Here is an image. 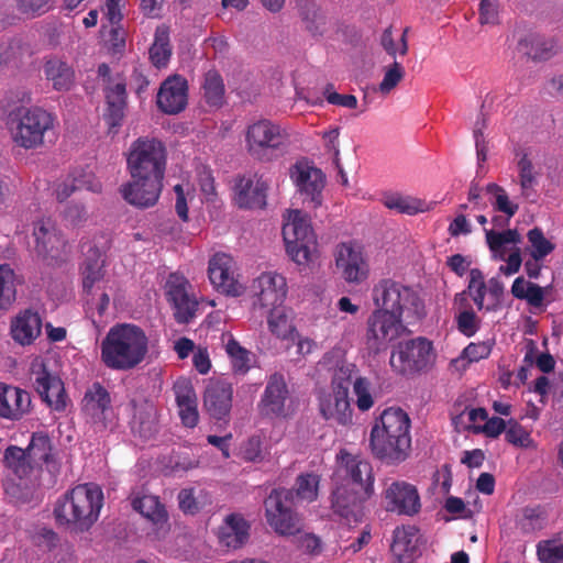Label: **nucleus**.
I'll return each mask as SVG.
<instances>
[{
  "label": "nucleus",
  "mask_w": 563,
  "mask_h": 563,
  "mask_svg": "<svg viewBox=\"0 0 563 563\" xmlns=\"http://www.w3.org/2000/svg\"><path fill=\"white\" fill-rule=\"evenodd\" d=\"M166 163L167 150L161 140L137 137L126 157L131 179L120 189L124 200L141 209L155 206L163 189Z\"/></svg>",
  "instance_id": "obj_1"
},
{
  "label": "nucleus",
  "mask_w": 563,
  "mask_h": 563,
  "mask_svg": "<svg viewBox=\"0 0 563 563\" xmlns=\"http://www.w3.org/2000/svg\"><path fill=\"white\" fill-rule=\"evenodd\" d=\"M409 416L400 408L385 409L369 434L372 454L386 464L404 462L411 449Z\"/></svg>",
  "instance_id": "obj_2"
},
{
  "label": "nucleus",
  "mask_w": 563,
  "mask_h": 563,
  "mask_svg": "<svg viewBox=\"0 0 563 563\" xmlns=\"http://www.w3.org/2000/svg\"><path fill=\"white\" fill-rule=\"evenodd\" d=\"M101 361L111 369L129 371L141 364L148 352V339L135 324H115L106 334L101 345Z\"/></svg>",
  "instance_id": "obj_3"
},
{
  "label": "nucleus",
  "mask_w": 563,
  "mask_h": 563,
  "mask_svg": "<svg viewBox=\"0 0 563 563\" xmlns=\"http://www.w3.org/2000/svg\"><path fill=\"white\" fill-rule=\"evenodd\" d=\"M102 500L103 494L98 486L78 485L56 503L55 519L60 525H71L77 531H88L98 520Z\"/></svg>",
  "instance_id": "obj_4"
},
{
  "label": "nucleus",
  "mask_w": 563,
  "mask_h": 563,
  "mask_svg": "<svg viewBox=\"0 0 563 563\" xmlns=\"http://www.w3.org/2000/svg\"><path fill=\"white\" fill-rule=\"evenodd\" d=\"M282 232L288 256L298 265H307L317 246L308 216L298 209L289 210Z\"/></svg>",
  "instance_id": "obj_5"
},
{
  "label": "nucleus",
  "mask_w": 563,
  "mask_h": 563,
  "mask_svg": "<svg viewBox=\"0 0 563 563\" xmlns=\"http://www.w3.org/2000/svg\"><path fill=\"white\" fill-rule=\"evenodd\" d=\"M292 489L275 488L264 500L268 526L279 536H297L302 531V519L294 508Z\"/></svg>",
  "instance_id": "obj_6"
},
{
  "label": "nucleus",
  "mask_w": 563,
  "mask_h": 563,
  "mask_svg": "<svg viewBox=\"0 0 563 563\" xmlns=\"http://www.w3.org/2000/svg\"><path fill=\"white\" fill-rule=\"evenodd\" d=\"M373 300L377 311L402 316L405 311L417 317L423 313V305L409 287L391 279H383L373 288Z\"/></svg>",
  "instance_id": "obj_7"
},
{
  "label": "nucleus",
  "mask_w": 563,
  "mask_h": 563,
  "mask_svg": "<svg viewBox=\"0 0 563 563\" xmlns=\"http://www.w3.org/2000/svg\"><path fill=\"white\" fill-rule=\"evenodd\" d=\"M435 361L432 343L426 338L400 342L390 356V366L401 375L429 371Z\"/></svg>",
  "instance_id": "obj_8"
},
{
  "label": "nucleus",
  "mask_w": 563,
  "mask_h": 563,
  "mask_svg": "<svg viewBox=\"0 0 563 563\" xmlns=\"http://www.w3.org/2000/svg\"><path fill=\"white\" fill-rule=\"evenodd\" d=\"M246 150L261 162H271L279 156L285 144L280 128L269 120H260L246 130Z\"/></svg>",
  "instance_id": "obj_9"
},
{
  "label": "nucleus",
  "mask_w": 563,
  "mask_h": 563,
  "mask_svg": "<svg viewBox=\"0 0 563 563\" xmlns=\"http://www.w3.org/2000/svg\"><path fill=\"white\" fill-rule=\"evenodd\" d=\"M400 317L386 311H373L367 319L365 345L368 354L377 355L386 351L388 344L406 332Z\"/></svg>",
  "instance_id": "obj_10"
},
{
  "label": "nucleus",
  "mask_w": 563,
  "mask_h": 563,
  "mask_svg": "<svg viewBox=\"0 0 563 563\" xmlns=\"http://www.w3.org/2000/svg\"><path fill=\"white\" fill-rule=\"evenodd\" d=\"M332 479L334 484L358 489L365 496H372L374 493L372 465L344 450L338 456Z\"/></svg>",
  "instance_id": "obj_11"
},
{
  "label": "nucleus",
  "mask_w": 563,
  "mask_h": 563,
  "mask_svg": "<svg viewBox=\"0 0 563 563\" xmlns=\"http://www.w3.org/2000/svg\"><path fill=\"white\" fill-rule=\"evenodd\" d=\"M54 119L46 110L33 107L20 111L14 129V142L24 148H34L44 143V135L53 129Z\"/></svg>",
  "instance_id": "obj_12"
},
{
  "label": "nucleus",
  "mask_w": 563,
  "mask_h": 563,
  "mask_svg": "<svg viewBox=\"0 0 563 563\" xmlns=\"http://www.w3.org/2000/svg\"><path fill=\"white\" fill-rule=\"evenodd\" d=\"M289 174L303 203H308L313 209L320 207L325 185V176L322 170L306 162H297L291 166Z\"/></svg>",
  "instance_id": "obj_13"
},
{
  "label": "nucleus",
  "mask_w": 563,
  "mask_h": 563,
  "mask_svg": "<svg viewBox=\"0 0 563 563\" xmlns=\"http://www.w3.org/2000/svg\"><path fill=\"white\" fill-rule=\"evenodd\" d=\"M251 290L255 298L253 301L254 308L260 307L261 309H274L276 307H280L286 297V279L276 273H263L260 277L253 280Z\"/></svg>",
  "instance_id": "obj_14"
},
{
  "label": "nucleus",
  "mask_w": 563,
  "mask_h": 563,
  "mask_svg": "<svg viewBox=\"0 0 563 563\" xmlns=\"http://www.w3.org/2000/svg\"><path fill=\"white\" fill-rule=\"evenodd\" d=\"M233 387L223 379H212L203 393V409L211 419L228 424L232 409Z\"/></svg>",
  "instance_id": "obj_15"
},
{
  "label": "nucleus",
  "mask_w": 563,
  "mask_h": 563,
  "mask_svg": "<svg viewBox=\"0 0 563 563\" xmlns=\"http://www.w3.org/2000/svg\"><path fill=\"white\" fill-rule=\"evenodd\" d=\"M332 492V508L346 526L358 523L364 517L363 503L371 496H365L358 489L346 487L342 484H334Z\"/></svg>",
  "instance_id": "obj_16"
},
{
  "label": "nucleus",
  "mask_w": 563,
  "mask_h": 563,
  "mask_svg": "<svg viewBox=\"0 0 563 563\" xmlns=\"http://www.w3.org/2000/svg\"><path fill=\"white\" fill-rule=\"evenodd\" d=\"M32 374L35 375L34 387L42 400L56 411L65 410L67 396L62 379L53 375L43 363L33 364Z\"/></svg>",
  "instance_id": "obj_17"
},
{
  "label": "nucleus",
  "mask_w": 563,
  "mask_h": 563,
  "mask_svg": "<svg viewBox=\"0 0 563 563\" xmlns=\"http://www.w3.org/2000/svg\"><path fill=\"white\" fill-rule=\"evenodd\" d=\"M35 252L42 258L57 260L65 253L67 241L51 219L34 224Z\"/></svg>",
  "instance_id": "obj_18"
},
{
  "label": "nucleus",
  "mask_w": 563,
  "mask_h": 563,
  "mask_svg": "<svg viewBox=\"0 0 563 563\" xmlns=\"http://www.w3.org/2000/svg\"><path fill=\"white\" fill-rule=\"evenodd\" d=\"M209 279L221 292L231 296L242 294V285L234 278V261L225 253H217L209 261Z\"/></svg>",
  "instance_id": "obj_19"
},
{
  "label": "nucleus",
  "mask_w": 563,
  "mask_h": 563,
  "mask_svg": "<svg viewBox=\"0 0 563 563\" xmlns=\"http://www.w3.org/2000/svg\"><path fill=\"white\" fill-rule=\"evenodd\" d=\"M335 265L341 277L350 284H360L367 278L368 266L361 250L351 244L338 245L335 252Z\"/></svg>",
  "instance_id": "obj_20"
},
{
  "label": "nucleus",
  "mask_w": 563,
  "mask_h": 563,
  "mask_svg": "<svg viewBox=\"0 0 563 563\" xmlns=\"http://www.w3.org/2000/svg\"><path fill=\"white\" fill-rule=\"evenodd\" d=\"M289 389L285 378L279 373L269 376L262 399L258 404L260 415L268 418L286 416V402Z\"/></svg>",
  "instance_id": "obj_21"
},
{
  "label": "nucleus",
  "mask_w": 563,
  "mask_h": 563,
  "mask_svg": "<svg viewBox=\"0 0 563 563\" xmlns=\"http://www.w3.org/2000/svg\"><path fill=\"white\" fill-rule=\"evenodd\" d=\"M187 80L179 75L165 79L157 93V107L167 114H177L187 106Z\"/></svg>",
  "instance_id": "obj_22"
},
{
  "label": "nucleus",
  "mask_w": 563,
  "mask_h": 563,
  "mask_svg": "<svg viewBox=\"0 0 563 563\" xmlns=\"http://www.w3.org/2000/svg\"><path fill=\"white\" fill-rule=\"evenodd\" d=\"M250 529V523L242 515L230 514L218 528V543L227 551L241 549L249 541Z\"/></svg>",
  "instance_id": "obj_23"
},
{
  "label": "nucleus",
  "mask_w": 563,
  "mask_h": 563,
  "mask_svg": "<svg viewBox=\"0 0 563 563\" xmlns=\"http://www.w3.org/2000/svg\"><path fill=\"white\" fill-rule=\"evenodd\" d=\"M387 510L412 516L420 510V497L417 488L405 482L393 483L385 492Z\"/></svg>",
  "instance_id": "obj_24"
},
{
  "label": "nucleus",
  "mask_w": 563,
  "mask_h": 563,
  "mask_svg": "<svg viewBox=\"0 0 563 563\" xmlns=\"http://www.w3.org/2000/svg\"><path fill=\"white\" fill-rule=\"evenodd\" d=\"M30 410V393L19 387L0 384V418L18 421Z\"/></svg>",
  "instance_id": "obj_25"
},
{
  "label": "nucleus",
  "mask_w": 563,
  "mask_h": 563,
  "mask_svg": "<svg viewBox=\"0 0 563 563\" xmlns=\"http://www.w3.org/2000/svg\"><path fill=\"white\" fill-rule=\"evenodd\" d=\"M188 287V282L183 277H175L168 282V296L178 323H189L197 311L198 301L189 295Z\"/></svg>",
  "instance_id": "obj_26"
},
{
  "label": "nucleus",
  "mask_w": 563,
  "mask_h": 563,
  "mask_svg": "<svg viewBox=\"0 0 563 563\" xmlns=\"http://www.w3.org/2000/svg\"><path fill=\"white\" fill-rule=\"evenodd\" d=\"M42 333V318L32 309L20 311L10 322V334L22 346L32 344Z\"/></svg>",
  "instance_id": "obj_27"
},
{
  "label": "nucleus",
  "mask_w": 563,
  "mask_h": 563,
  "mask_svg": "<svg viewBox=\"0 0 563 563\" xmlns=\"http://www.w3.org/2000/svg\"><path fill=\"white\" fill-rule=\"evenodd\" d=\"M133 416L130 427L135 435L142 439H151L158 432L157 410L153 402L142 399H132Z\"/></svg>",
  "instance_id": "obj_28"
},
{
  "label": "nucleus",
  "mask_w": 563,
  "mask_h": 563,
  "mask_svg": "<svg viewBox=\"0 0 563 563\" xmlns=\"http://www.w3.org/2000/svg\"><path fill=\"white\" fill-rule=\"evenodd\" d=\"M267 190L268 185L262 177L255 181L241 177L235 184V201L240 208L263 209L266 206Z\"/></svg>",
  "instance_id": "obj_29"
},
{
  "label": "nucleus",
  "mask_w": 563,
  "mask_h": 563,
  "mask_svg": "<svg viewBox=\"0 0 563 563\" xmlns=\"http://www.w3.org/2000/svg\"><path fill=\"white\" fill-rule=\"evenodd\" d=\"M44 74L56 91H69L75 86V70L58 56H51L44 63Z\"/></svg>",
  "instance_id": "obj_30"
},
{
  "label": "nucleus",
  "mask_w": 563,
  "mask_h": 563,
  "mask_svg": "<svg viewBox=\"0 0 563 563\" xmlns=\"http://www.w3.org/2000/svg\"><path fill=\"white\" fill-rule=\"evenodd\" d=\"M25 451L35 468H41L43 465L48 471L56 468L57 463L54 448L47 433L34 432Z\"/></svg>",
  "instance_id": "obj_31"
},
{
  "label": "nucleus",
  "mask_w": 563,
  "mask_h": 563,
  "mask_svg": "<svg viewBox=\"0 0 563 563\" xmlns=\"http://www.w3.org/2000/svg\"><path fill=\"white\" fill-rule=\"evenodd\" d=\"M296 9L305 30L313 37L323 35L327 16L321 7L313 0H297Z\"/></svg>",
  "instance_id": "obj_32"
},
{
  "label": "nucleus",
  "mask_w": 563,
  "mask_h": 563,
  "mask_svg": "<svg viewBox=\"0 0 563 563\" xmlns=\"http://www.w3.org/2000/svg\"><path fill=\"white\" fill-rule=\"evenodd\" d=\"M320 411L327 420H334L342 426L352 420L349 395L343 391L332 390V394L321 400Z\"/></svg>",
  "instance_id": "obj_33"
},
{
  "label": "nucleus",
  "mask_w": 563,
  "mask_h": 563,
  "mask_svg": "<svg viewBox=\"0 0 563 563\" xmlns=\"http://www.w3.org/2000/svg\"><path fill=\"white\" fill-rule=\"evenodd\" d=\"M179 416L185 427L194 428L199 420L197 410V397L189 383H176L174 386Z\"/></svg>",
  "instance_id": "obj_34"
},
{
  "label": "nucleus",
  "mask_w": 563,
  "mask_h": 563,
  "mask_svg": "<svg viewBox=\"0 0 563 563\" xmlns=\"http://www.w3.org/2000/svg\"><path fill=\"white\" fill-rule=\"evenodd\" d=\"M104 260L100 251L91 246L86 253V257L80 266L82 278V289L86 294H90L96 283L104 277Z\"/></svg>",
  "instance_id": "obj_35"
},
{
  "label": "nucleus",
  "mask_w": 563,
  "mask_h": 563,
  "mask_svg": "<svg viewBox=\"0 0 563 563\" xmlns=\"http://www.w3.org/2000/svg\"><path fill=\"white\" fill-rule=\"evenodd\" d=\"M110 394L100 383H93L86 390L82 399V410L92 419H103L104 411L110 408Z\"/></svg>",
  "instance_id": "obj_36"
},
{
  "label": "nucleus",
  "mask_w": 563,
  "mask_h": 563,
  "mask_svg": "<svg viewBox=\"0 0 563 563\" xmlns=\"http://www.w3.org/2000/svg\"><path fill=\"white\" fill-rule=\"evenodd\" d=\"M107 113L104 114L111 128L120 126L126 108V90L124 82H118L106 89Z\"/></svg>",
  "instance_id": "obj_37"
},
{
  "label": "nucleus",
  "mask_w": 563,
  "mask_h": 563,
  "mask_svg": "<svg viewBox=\"0 0 563 563\" xmlns=\"http://www.w3.org/2000/svg\"><path fill=\"white\" fill-rule=\"evenodd\" d=\"M417 543L418 529L416 527L396 528L390 550L398 561L401 562L405 558H411L416 554Z\"/></svg>",
  "instance_id": "obj_38"
},
{
  "label": "nucleus",
  "mask_w": 563,
  "mask_h": 563,
  "mask_svg": "<svg viewBox=\"0 0 563 563\" xmlns=\"http://www.w3.org/2000/svg\"><path fill=\"white\" fill-rule=\"evenodd\" d=\"M132 508L147 518L155 525L167 521V512L158 497L152 495H143L134 497L131 501Z\"/></svg>",
  "instance_id": "obj_39"
},
{
  "label": "nucleus",
  "mask_w": 563,
  "mask_h": 563,
  "mask_svg": "<svg viewBox=\"0 0 563 563\" xmlns=\"http://www.w3.org/2000/svg\"><path fill=\"white\" fill-rule=\"evenodd\" d=\"M3 464L21 479L29 476L32 471L35 470L25 449H21L16 445H10L5 449L3 454Z\"/></svg>",
  "instance_id": "obj_40"
},
{
  "label": "nucleus",
  "mask_w": 563,
  "mask_h": 563,
  "mask_svg": "<svg viewBox=\"0 0 563 563\" xmlns=\"http://www.w3.org/2000/svg\"><path fill=\"white\" fill-rule=\"evenodd\" d=\"M150 60L156 68L167 65L172 56V46L169 44V32L165 25L157 26L154 42L148 51Z\"/></svg>",
  "instance_id": "obj_41"
},
{
  "label": "nucleus",
  "mask_w": 563,
  "mask_h": 563,
  "mask_svg": "<svg viewBox=\"0 0 563 563\" xmlns=\"http://www.w3.org/2000/svg\"><path fill=\"white\" fill-rule=\"evenodd\" d=\"M518 48L534 60H545L552 56L554 45L538 34H528L520 38Z\"/></svg>",
  "instance_id": "obj_42"
},
{
  "label": "nucleus",
  "mask_w": 563,
  "mask_h": 563,
  "mask_svg": "<svg viewBox=\"0 0 563 563\" xmlns=\"http://www.w3.org/2000/svg\"><path fill=\"white\" fill-rule=\"evenodd\" d=\"M547 511L541 507H525L516 518V526L522 533H532L544 528L547 523Z\"/></svg>",
  "instance_id": "obj_43"
},
{
  "label": "nucleus",
  "mask_w": 563,
  "mask_h": 563,
  "mask_svg": "<svg viewBox=\"0 0 563 563\" xmlns=\"http://www.w3.org/2000/svg\"><path fill=\"white\" fill-rule=\"evenodd\" d=\"M267 323L271 332L277 338L295 340L297 330L283 307H276L269 310Z\"/></svg>",
  "instance_id": "obj_44"
},
{
  "label": "nucleus",
  "mask_w": 563,
  "mask_h": 563,
  "mask_svg": "<svg viewBox=\"0 0 563 563\" xmlns=\"http://www.w3.org/2000/svg\"><path fill=\"white\" fill-rule=\"evenodd\" d=\"M203 98L210 107L220 108L224 103V84L220 74L209 70L202 85Z\"/></svg>",
  "instance_id": "obj_45"
},
{
  "label": "nucleus",
  "mask_w": 563,
  "mask_h": 563,
  "mask_svg": "<svg viewBox=\"0 0 563 563\" xmlns=\"http://www.w3.org/2000/svg\"><path fill=\"white\" fill-rule=\"evenodd\" d=\"M16 298L14 272L8 264L0 265V309L8 310Z\"/></svg>",
  "instance_id": "obj_46"
},
{
  "label": "nucleus",
  "mask_w": 563,
  "mask_h": 563,
  "mask_svg": "<svg viewBox=\"0 0 563 563\" xmlns=\"http://www.w3.org/2000/svg\"><path fill=\"white\" fill-rule=\"evenodd\" d=\"M485 190L494 197L492 206L495 211L503 212L508 216V218H512L517 213L519 206L510 201L506 190L501 186L490 183L486 186Z\"/></svg>",
  "instance_id": "obj_47"
},
{
  "label": "nucleus",
  "mask_w": 563,
  "mask_h": 563,
  "mask_svg": "<svg viewBox=\"0 0 563 563\" xmlns=\"http://www.w3.org/2000/svg\"><path fill=\"white\" fill-rule=\"evenodd\" d=\"M356 365L352 363H341L334 371L332 377V390L343 391L349 395V389L352 382L355 380V377H358Z\"/></svg>",
  "instance_id": "obj_48"
},
{
  "label": "nucleus",
  "mask_w": 563,
  "mask_h": 563,
  "mask_svg": "<svg viewBox=\"0 0 563 563\" xmlns=\"http://www.w3.org/2000/svg\"><path fill=\"white\" fill-rule=\"evenodd\" d=\"M486 242L493 252L499 251L506 244L521 242V236L516 229H508L503 232L485 230Z\"/></svg>",
  "instance_id": "obj_49"
},
{
  "label": "nucleus",
  "mask_w": 563,
  "mask_h": 563,
  "mask_svg": "<svg viewBox=\"0 0 563 563\" xmlns=\"http://www.w3.org/2000/svg\"><path fill=\"white\" fill-rule=\"evenodd\" d=\"M527 236L532 246L531 257L534 260H542L555 247L553 243L545 239L540 228L531 229Z\"/></svg>",
  "instance_id": "obj_50"
},
{
  "label": "nucleus",
  "mask_w": 563,
  "mask_h": 563,
  "mask_svg": "<svg viewBox=\"0 0 563 563\" xmlns=\"http://www.w3.org/2000/svg\"><path fill=\"white\" fill-rule=\"evenodd\" d=\"M538 556L543 563H563V542L556 539L540 542Z\"/></svg>",
  "instance_id": "obj_51"
},
{
  "label": "nucleus",
  "mask_w": 563,
  "mask_h": 563,
  "mask_svg": "<svg viewBox=\"0 0 563 563\" xmlns=\"http://www.w3.org/2000/svg\"><path fill=\"white\" fill-rule=\"evenodd\" d=\"M518 168L521 195L525 198H529L531 196L533 185L536 184V176L533 174L532 162L528 158L527 154H523L522 157L519 159Z\"/></svg>",
  "instance_id": "obj_52"
},
{
  "label": "nucleus",
  "mask_w": 563,
  "mask_h": 563,
  "mask_svg": "<svg viewBox=\"0 0 563 563\" xmlns=\"http://www.w3.org/2000/svg\"><path fill=\"white\" fill-rule=\"evenodd\" d=\"M319 478L314 474H305L298 476L296 481V493L297 497L303 500L312 501L318 495Z\"/></svg>",
  "instance_id": "obj_53"
},
{
  "label": "nucleus",
  "mask_w": 563,
  "mask_h": 563,
  "mask_svg": "<svg viewBox=\"0 0 563 563\" xmlns=\"http://www.w3.org/2000/svg\"><path fill=\"white\" fill-rule=\"evenodd\" d=\"M227 353L232 358V366L235 372L246 373L250 369L249 351L232 338L227 343Z\"/></svg>",
  "instance_id": "obj_54"
},
{
  "label": "nucleus",
  "mask_w": 563,
  "mask_h": 563,
  "mask_svg": "<svg viewBox=\"0 0 563 563\" xmlns=\"http://www.w3.org/2000/svg\"><path fill=\"white\" fill-rule=\"evenodd\" d=\"M5 493L18 505L31 504L37 500L34 487L26 483H12L7 486Z\"/></svg>",
  "instance_id": "obj_55"
},
{
  "label": "nucleus",
  "mask_w": 563,
  "mask_h": 563,
  "mask_svg": "<svg viewBox=\"0 0 563 563\" xmlns=\"http://www.w3.org/2000/svg\"><path fill=\"white\" fill-rule=\"evenodd\" d=\"M353 391L356 396V406L361 411H366L374 405L371 395V382L366 377H355Z\"/></svg>",
  "instance_id": "obj_56"
},
{
  "label": "nucleus",
  "mask_w": 563,
  "mask_h": 563,
  "mask_svg": "<svg viewBox=\"0 0 563 563\" xmlns=\"http://www.w3.org/2000/svg\"><path fill=\"white\" fill-rule=\"evenodd\" d=\"M506 441L515 446L529 448L532 445L530 433L516 420L509 421V427L505 431Z\"/></svg>",
  "instance_id": "obj_57"
},
{
  "label": "nucleus",
  "mask_w": 563,
  "mask_h": 563,
  "mask_svg": "<svg viewBox=\"0 0 563 563\" xmlns=\"http://www.w3.org/2000/svg\"><path fill=\"white\" fill-rule=\"evenodd\" d=\"M455 321L457 330L468 338L474 335L481 327V320L473 309L460 311L455 317Z\"/></svg>",
  "instance_id": "obj_58"
},
{
  "label": "nucleus",
  "mask_w": 563,
  "mask_h": 563,
  "mask_svg": "<svg viewBox=\"0 0 563 563\" xmlns=\"http://www.w3.org/2000/svg\"><path fill=\"white\" fill-rule=\"evenodd\" d=\"M53 0H14L15 7L21 14L37 16L48 11Z\"/></svg>",
  "instance_id": "obj_59"
},
{
  "label": "nucleus",
  "mask_w": 563,
  "mask_h": 563,
  "mask_svg": "<svg viewBox=\"0 0 563 563\" xmlns=\"http://www.w3.org/2000/svg\"><path fill=\"white\" fill-rule=\"evenodd\" d=\"M504 291V284L498 277L488 280L486 294L489 296V302L486 306V311H497L501 308Z\"/></svg>",
  "instance_id": "obj_60"
},
{
  "label": "nucleus",
  "mask_w": 563,
  "mask_h": 563,
  "mask_svg": "<svg viewBox=\"0 0 563 563\" xmlns=\"http://www.w3.org/2000/svg\"><path fill=\"white\" fill-rule=\"evenodd\" d=\"M404 75V67L398 62H394L391 66L386 69L384 78L379 85V90L383 93H388L400 82Z\"/></svg>",
  "instance_id": "obj_61"
},
{
  "label": "nucleus",
  "mask_w": 563,
  "mask_h": 563,
  "mask_svg": "<svg viewBox=\"0 0 563 563\" xmlns=\"http://www.w3.org/2000/svg\"><path fill=\"white\" fill-rule=\"evenodd\" d=\"M323 96L330 104L340 106L349 109L357 107V99L353 95H340L333 90V85L328 84L324 88Z\"/></svg>",
  "instance_id": "obj_62"
},
{
  "label": "nucleus",
  "mask_w": 563,
  "mask_h": 563,
  "mask_svg": "<svg viewBox=\"0 0 563 563\" xmlns=\"http://www.w3.org/2000/svg\"><path fill=\"white\" fill-rule=\"evenodd\" d=\"M296 545L311 555H318L321 553L322 543L319 537L313 533H298L295 536Z\"/></svg>",
  "instance_id": "obj_63"
},
{
  "label": "nucleus",
  "mask_w": 563,
  "mask_h": 563,
  "mask_svg": "<svg viewBox=\"0 0 563 563\" xmlns=\"http://www.w3.org/2000/svg\"><path fill=\"white\" fill-rule=\"evenodd\" d=\"M465 291L470 297L477 295H486L487 284L485 282V276L479 268H472L470 271V279L468 285Z\"/></svg>",
  "instance_id": "obj_64"
}]
</instances>
